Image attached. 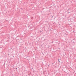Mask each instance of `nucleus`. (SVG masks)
I'll use <instances>...</instances> for the list:
<instances>
[{
    "instance_id": "nucleus-1",
    "label": "nucleus",
    "mask_w": 76,
    "mask_h": 76,
    "mask_svg": "<svg viewBox=\"0 0 76 76\" xmlns=\"http://www.w3.org/2000/svg\"><path fill=\"white\" fill-rule=\"evenodd\" d=\"M72 41H73V43L74 44H76V40L75 39H74Z\"/></svg>"
},
{
    "instance_id": "nucleus-2",
    "label": "nucleus",
    "mask_w": 76,
    "mask_h": 76,
    "mask_svg": "<svg viewBox=\"0 0 76 76\" xmlns=\"http://www.w3.org/2000/svg\"><path fill=\"white\" fill-rule=\"evenodd\" d=\"M16 40H17V41H18V42H19V39H18V37H17L16 38Z\"/></svg>"
},
{
    "instance_id": "nucleus-3",
    "label": "nucleus",
    "mask_w": 76,
    "mask_h": 76,
    "mask_svg": "<svg viewBox=\"0 0 76 76\" xmlns=\"http://www.w3.org/2000/svg\"><path fill=\"white\" fill-rule=\"evenodd\" d=\"M52 18H53V19H55V18H56V17H55V16H53L52 17Z\"/></svg>"
},
{
    "instance_id": "nucleus-4",
    "label": "nucleus",
    "mask_w": 76,
    "mask_h": 76,
    "mask_svg": "<svg viewBox=\"0 0 76 76\" xmlns=\"http://www.w3.org/2000/svg\"><path fill=\"white\" fill-rule=\"evenodd\" d=\"M5 38V39H8V38H9V37L8 36L6 37Z\"/></svg>"
},
{
    "instance_id": "nucleus-5",
    "label": "nucleus",
    "mask_w": 76,
    "mask_h": 76,
    "mask_svg": "<svg viewBox=\"0 0 76 76\" xmlns=\"http://www.w3.org/2000/svg\"><path fill=\"white\" fill-rule=\"evenodd\" d=\"M58 62H59V63H60V59H58Z\"/></svg>"
},
{
    "instance_id": "nucleus-6",
    "label": "nucleus",
    "mask_w": 76,
    "mask_h": 76,
    "mask_svg": "<svg viewBox=\"0 0 76 76\" xmlns=\"http://www.w3.org/2000/svg\"><path fill=\"white\" fill-rule=\"evenodd\" d=\"M11 56H12V57H13V58H14V56H13V55H11Z\"/></svg>"
},
{
    "instance_id": "nucleus-7",
    "label": "nucleus",
    "mask_w": 76,
    "mask_h": 76,
    "mask_svg": "<svg viewBox=\"0 0 76 76\" xmlns=\"http://www.w3.org/2000/svg\"><path fill=\"white\" fill-rule=\"evenodd\" d=\"M70 13V12H68L67 13V14H68V13Z\"/></svg>"
},
{
    "instance_id": "nucleus-8",
    "label": "nucleus",
    "mask_w": 76,
    "mask_h": 76,
    "mask_svg": "<svg viewBox=\"0 0 76 76\" xmlns=\"http://www.w3.org/2000/svg\"><path fill=\"white\" fill-rule=\"evenodd\" d=\"M8 56H9V55H10V54L9 53H8Z\"/></svg>"
},
{
    "instance_id": "nucleus-9",
    "label": "nucleus",
    "mask_w": 76,
    "mask_h": 76,
    "mask_svg": "<svg viewBox=\"0 0 76 76\" xmlns=\"http://www.w3.org/2000/svg\"><path fill=\"white\" fill-rule=\"evenodd\" d=\"M40 33L42 32V31H40Z\"/></svg>"
},
{
    "instance_id": "nucleus-10",
    "label": "nucleus",
    "mask_w": 76,
    "mask_h": 76,
    "mask_svg": "<svg viewBox=\"0 0 76 76\" xmlns=\"http://www.w3.org/2000/svg\"><path fill=\"white\" fill-rule=\"evenodd\" d=\"M42 54L43 55V56H44V53H42Z\"/></svg>"
},
{
    "instance_id": "nucleus-11",
    "label": "nucleus",
    "mask_w": 76,
    "mask_h": 76,
    "mask_svg": "<svg viewBox=\"0 0 76 76\" xmlns=\"http://www.w3.org/2000/svg\"><path fill=\"white\" fill-rule=\"evenodd\" d=\"M15 69H16V70H17V68H15Z\"/></svg>"
},
{
    "instance_id": "nucleus-12",
    "label": "nucleus",
    "mask_w": 76,
    "mask_h": 76,
    "mask_svg": "<svg viewBox=\"0 0 76 76\" xmlns=\"http://www.w3.org/2000/svg\"><path fill=\"white\" fill-rule=\"evenodd\" d=\"M70 8H69L68 9V10H70Z\"/></svg>"
},
{
    "instance_id": "nucleus-13",
    "label": "nucleus",
    "mask_w": 76,
    "mask_h": 76,
    "mask_svg": "<svg viewBox=\"0 0 76 76\" xmlns=\"http://www.w3.org/2000/svg\"><path fill=\"white\" fill-rule=\"evenodd\" d=\"M76 18V17H74L73 18Z\"/></svg>"
},
{
    "instance_id": "nucleus-14",
    "label": "nucleus",
    "mask_w": 76,
    "mask_h": 76,
    "mask_svg": "<svg viewBox=\"0 0 76 76\" xmlns=\"http://www.w3.org/2000/svg\"><path fill=\"white\" fill-rule=\"evenodd\" d=\"M43 36H44H44H45V35H43Z\"/></svg>"
},
{
    "instance_id": "nucleus-15",
    "label": "nucleus",
    "mask_w": 76,
    "mask_h": 76,
    "mask_svg": "<svg viewBox=\"0 0 76 76\" xmlns=\"http://www.w3.org/2000/svg\"><path fill=\"white\" fill-rule=\"evenodd\" d=\"M6 41V42H7L9 41V40H7V41Z\"/></svg>"
},
{
    "instance_id": "nucleus-16",
    "label": "nucleus",
    "mask_w": 76,
    "mask_h": 76,
    "mask_svg": "<svg viewBox=\"0 0 76 76\" xmlns=\"http://www.w3.org/2000/svg\"><path fill=\"white\" fill-rule=\"evenodd\" d=\"M25 49H26V47H25Z\"/></svg>"
},
{
    "instance_id": "nucleus-17",
    "label": "nucleus",
    "mask_w": 76,
    "mask_h": 76,
    "mask_svg": "<svg viewBox=\"0 0 76 76\" xmlns=\"http://www.w3.org/2000/svg\"><path fill=\"white\" fill-rule=\"evenodd\" d=\"M12 48H11L10 49V50H11V49H12Z\"/></svg>"
},
{
    "instance_id": "nucleus-18",
    "label": "nucleus",
    "mask_w": 76,
    "mask_h": 76,
    "mask_svg": "<svg viewBox=\"0 0 76 76\" xmlns=\"http://www.w3.org/2000/svg\"><path fill=\"white\" fill-rule=\"evenodd\" d=\"M73 32H75V31H73Z\"/></svg>"
},
{
    "instance_id": "nucleus-19",
    "label": "nucleus",
    "mask_w": 76,
    "mask_h": 76,
    "mask_svg": "<svg viewBox=\"0 0 76 76\" xmlns=\"http://www.w3.org/2000/svg\"><path fill=\"white\" fill-rule=\"evenodd\" d=\"M22 39L21 38V39Z\"/></svg>"
},
{
    "instance_id": "nucleus-20",
    "label": "nucleus",
    "mask_w": 76,
    "mask_h": 76,
    "mask_svg": "<svg viewBox=\"0 0 76 76\" xmlns=\"http://www.w3.org/2000/svg\"><path fill=\"white\" fill-rule=\"evenodd\" d=\"M55 7H56V6H55Z\"/></svg>"
},
{
    "instance_id": "nucleus-21",
    "label": "nucleus",
    "mask_w": 76,
    "mask_h": 76,
    "mask_svg": "<svg viewBox=\"0 0 76 76\" xmlns=\"http://www.w3.org/2000/svg\"><path fill=\"white\" fill-rule=\"evenodd\" d=\"M50 31H51V29H50Z\"/></svg>"
}]
</instances>
